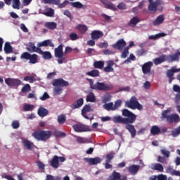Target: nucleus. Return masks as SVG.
I'll return each instance as SVG.
<instances>
[{
  "label": "nucleus",
  "instance_id": "f257e3e1",
  "mask_svg": "<svg viewBox=\"0 0 180 180\" xmlns=\"http://www.w3.org/2000/svg\"><path fill=\"white\" fill-rule=\"evenodd\" d=\"M122 116H124V119H125V129L128 130L129 133H131V137L134 139V137H136L137 131L136 130V128H134L133 123L136 122L137 115H136L128 109L124 108L122 110Z\"/></svg>",
  "mask_w": 180,
  "mask_h": 180
},
{
  "label": "nucleus",
  "instance_id": "f03ea898",
  "mask_svg": "<svg viewBox=\"0 0 180 180\" xmlns=\"http://www.w3.org/2000/svg\"><path fill=\"white\" fill-rule=\"evenodd\" d=\"M89 82L91 89H94V91H100L103 92H106L109 91H112L115 86L112 84H106L105 82H97L94 84V79H86Z\"/></svg>",
  "mask_w": 180,
  "mask_h": 180
},
{
  "label": "nucleus",
  "instance_id": "7ed1b4c3",
  "mask_svg": "<svg viewBox=\"0 0 180 180\" xmlns=\"http://www.w3.org/2000/svg\"><path fill=\"white\" fill-rule=\"evenodd\" d=\"M52 135L51 131L39 130L32 133V137H34L38 141H47Z\"/></svg>",
  "mask_w": 180,
  "mask_h": 180
},
{
  "label": "nucleus",
  "instance_id": "20e7f679",
  "mask_svg": "<svg viewBox=\"0 0 180 180\" xmlns=\"http://www.w3.org/2000/svg\"><path fill=\"white\" fill-rule=\"evenodd\" d=\"M127 108L129 109H137L138 110H143V105L139 103V100L136 96H132L129 101L125 102Z\"/></svg>",
  "mask_w": 180,
  "mask_h": 180
},
{
  "label": "nucleus",
  "instance_id": "39448f33",
  "mask_svg": "<svg viewBox=\"0 0 180 180\" xmlns=\"http://www.w3.org/2000/svg\"><path fill=\"white\" fill-rule=\"evenodd\" d=\"M21 60H29L30 64H37L39 63V55L30 54L29 52H24L20 56Z\"/></svg>",
  "mask_w": 180,
  "mask_h": 180
},
{
  "label": "nucleus",
  "instance_id": "423d86ee",
  "mask_svg": "<svg viewBox=\"0 0 180 180\" xmlns=\"http://www.w3.org/2000/svg\"><path fill=\"white\" fill-rule=\"evenodd\" d=\"M64 56V52L63 51V44H60L58 48L55 49V57L58 59V64H63L64 60H65V57Z\"/></svg>",
  "mask_w": 180,
  "mask_h": 180
},
{
  "label": "nucleus",
  "instance_id": "0eeeda50",
  "mask_svg": "<svg viewBox=\"0 0 180 180\" xmlns=\"http://www.w3.org/2000/svg\"><path fill=\"white\" fill-rule=\"evenodd\" d=\"M91 111H94V110L91 109V105L89 104L85 105L82 110V116H83L84 119H87V120H94V115L89 114L88 115L87 114Z\"/></svg>",
  "mask_w": 180,
  "mask_h": 180
},
{
  "label": "nucleus",
  "instance_id": "6e6552de",
  "mask_svg": "<svg viewBox=\"0 0 180 180\" xmlns=\"http://www.w3.org/2000/svg\"><path fill=\"white\" fill-rule=\"evenodd\" d=\"M64 161H65V157L54 155L50 162V165L53 167V168L57 169L60 167V162H64Z\"/></svg>",
  "mask_w": 180,
  "mask_h": 180
},
{
  "label": "nucleus",
  "instance_id": "1a4fd4ad",
  "mask_svg": "<svg viewBox=\"0 0 180 180\" xmlns=\"http://www.w3.org/2000/svg\"><path fill=\"white\" fill-rule=\"evenodd\" d=\"M5 83L11 88H15L19 86V85H22V81L20 79L11 77L5 79Z\"/></svg>",
  "mask_w": 180,
  "mask_h": 180
},
{
  "label": "nucleus",
  "instance_id": "9d476101",
  "mask_svg": "<svg viewBox=\"0 0 180 180\" xmlns=\"http://www.w3.org/2000/svg\"><path fill=\"white\" fill-rule=\"evenodd\" d=\"M53 86H60V88H64V86H68L70 82L65 81L63 78L55 79L52 83Z\"/></svg>",
  "mask_w": 180,
  "mask_h": 180
},
{
  "label": "nucleus",
  "instance_id": "9b49d317",
  "mask_svg": "<svg viewBox=\"0 0 180 180\" xmlns=\"http://www.w3.org/2000/svg\"><path fill=\"white\" fill-rule=\"evenodd\" d=\"M175 72H180V68L176 69L175 68H172L167 70L166 75L169 79V84H172V81L175 79V77H174Z\"/></svg>",
  "mask_w": 180,
  "mask_h": 180
},
{
  "label": "nucleus",
  "instance_id": "f8f14e48",
  "mask_svg": "<svg viewBox=\"0 0 180 180\" xmlns=\"http://www.w3.org/2000/svg\"><path fill=\"white\" fill-rule=\"evenodd\" d=\"M75 131H77V133H82L84 131H91V129L89 128L84 124H76L72 126Z\"/></svg>",
  "mask_w": 180,
  "mask_h": 180
},
{
  "label": "nucleus",
  "instance_id": "ddd939ff",
  "mask_svg": "<svg viewBox=\"0 0 180 180\" xmlns=\"http://www.w3.org/2000/svg\"><path fill=\"white\" fill-rule=\"evenodd\" d=\"M153 63L151 61H148L145 63L143 65H142V72L143 74H144L145 75L147 74H150V72H151V68L153 66Z\"/></svg>",
  "mask_w": 180,
  "mask_h": 180
},
{
  "label": "nucleus",
  "instance_id": "4468645a",
  "mask_svg": "<svg viewBox=\"0 0 180 180\" xmlns=\"http://www.w3.org/2000/svg\"><path fill=\"white\" fill-rule=\"evenodd\" d=\"M84 160L89 164V165H97V164H101V162H102V159L99 157L94 158H84Z\"/></svg>",
  "mask_w": 180,
  "mask_h": 180
},
{
  "label": "nucleus",
  "instance_id": "2eb2a0df",
  "mask_svg": "<svg viewBox=\"0 0 180 180\" xmlns=\"http://www.w3.org/2000/svg\"><path fill=\"white\" fill-rule=\"evenodd\" d=\"M126 46V41L123 39H119L115 44L112 45V48L115 50H123V48Z\"/></svg>",
  "mask_w": 180,
  "mask_h": 180
},
{
  "label": "nucleus",
  "instance_id": "dca6fc26",
  "mask_svg": "<svg viewBox=\"0 0 180 180\" xmlns=\"http://www.w3.org/2000/svg\"><path fill=\"white\" fill-rule=\"evenodd\" d=\"M160 5H162V1L161 0H156L153 4H149L148 11L154 13L157 12V8H158Z\"/></svg>",
  "mask_w": 180,
  "mask_h": 180
},
{
  "label": "nucleus",
  "instance_id": "f3484780",
  "mask_svg": "<svg viewBox=\"0 0 180 180\" xmlns=\"http://www.w3.org/2000/svg\"><path fill=\"white\" fill-rule=\"evenodd\" d=\"M179 115L176 113H173L169 116L167 122L169 123V124H172V123H179Z\"/></svg>",
  "mask_w": 180,
  "mask_h": 180
},
{
  "label": "nucleus",
  "instance_id": "a211bd4d",
  "mask_svg": "<svg viewBox=\"0 0 180 180\" xmlns=\"http://www.w3.org/2000/svg\"><path fill=\"white\" fill-rule=\"evenodd\" d=\"M101 4L105 6L107 9H110V11H117V8L113 3L108 1V0H100Z\"/></svg>",
  "mask_w": 180,
  "mask_h": 180
},
{
  "label": "nucleus",
  "instance_id": "6ab92c4d",
  "mask_svg": "<svg viewBox=\"0 0 180 180\" xmlns=\"http://www.w3.org/2000/svg\"><path fill=\"white\" fill-rule=\"evenodd\" d=\"M113 65H115V61L112 60H108L107 66L103 68L104 72H113L115 71Z\"/></svg>",
  "mask_w": 180,
  "mask_h": 180
},
{
  "label": "nucleus",
  "instance_id": "aec40b11",
  "mask_svg": "<svg viewBox=\"0 0 180 180\" xmlns=\"http://www.w3.org/2000/svg\"><path fill=\"white\" fill-rule=\"evenodd\" d=\"M40 48L36 47V45H34V43L33 42H29L27 46L26 47V50L27 51H30L31 53H39L40 51Z\"/></svg>",
  "mask_w": 180,
  "mask_h": 180
},
{
  "label": "nucleus",
  "instance_id": "412c9836",
  "mask_svg": "<svg viewBox=\"0 0 180 180\" xmlns=\"http://www.w3.org/2000/svg\"><path fill=\"white\" fill-rule=\"evenodd\" d=\"M127 169L131 175H136L139 172V169H140V165H132L127 167Z\"/></svg>",
  "mask_w": 180,
  "mask_h": 180
},
{
  "label": "nucleus",
  "instance_id": "4be33fe9",
  "mask_svg": "<svg viewBox=\"0 0 180 180\" xmlns=\"http://www.w3.org/2000/svg\"><path fill=\"white\" fill-rule=\"evenodd\" d=\"M91 36L93 40H98L101 37H103V32L99 30H94L91 32Z\"/></svg>",
  "mask_w": 180,
  "mask_h": 180
},
{
  "label": "nucleus",
  "instance_id": "5701e85b",
  "mask_svg": "<svg viewBox=\"0 0 180 180\" xmlns=\"http://www.w3.org/2000/svg\"><path fill=\"white\" fill-rule=\"evenodd\" d=\"M112 121L114 123H120L121 124H126L125 118L120 115H115L112 117Z\"/></svg>",
  "mask_w": 180,
  "mask_h": 180
},
{
  "label": "nucleus",
  "instance_id": "b1692460",
  "mask_svg": "<svg viewBox=\"0 0 180 180\" xmlns=\"http://www.w3.org/2000/svg\"><path fill=\"white\" fill-rule=\"evenodd\" d=\"M165 61H167V55H162L159 58L153 59V63L155 64V65H159V64H162V63H165Z\"/></svg>",
  "mask_w": 180,
  "mask_h": 180
},
{
  "label": "nucleus",
  "instance_id": "393cba45",
  "mask_svg": "<svg viewBox=\"0 0 180 180\" xmlns=\"http://www.w3.org/2000/svg\"><path fill=\"white\" fill-rule=\"evenodd\" d=\"M82 105H84V98H79L74 103L71 104L70 108L72 109H79V108H81Z\"/></svg>",
  "mask_w": 180,
  "mask_h": 180
},
{
  "label": "nucleus",
  "instance_id": "a878e982",
  "mask_svg": "<svg viewBox=\"0 0 180 180\" xmlns=\"http://www.w3.org/2000/svg\"><path fill=\"white\" fill-rule=\"evenodd\" d=\"M150 134L152 136H158V134H161V128L158 125H153L150 128Z\"/></svg>",
  "mask_w": 180,
  "mask_h": 180
},
{
  "label": "nucleus",
  "instance_id": "bb28decb",
  "mask_svg": "<svg viewBox=\"0 0 180 180\" xmlns=\"http://www.w3.org/2000/svg\"><path fill=\"white\" fill-rule=\"evenodd\" d=\"M164 20H165V17L164 15H158L157 18L153 21V26H160V25L164 23Z\"/></svg>",
  "mask_w": 180,
  "mask_h": 180
},
{
  "label": "nucleus",
  "instance_id": "cd10ccee",
  "mask_svg": "<svg viewBox=\"0 0 180 180\" xmlns=\"http://www.w3.org/2000/svg\"><path fill=\"white\" fill-rule=\"evenodd\" d=\"M47 46H49V47H54V44L51 41V39H46L44 40L42 42L38 43V47H47Z\"/></svg>",
  "mask_w": 180,
  "mask_h": 180
},
{
  "label": "nucleus",
  "instance_id": "c85d7f7f",
  "mask_svg": "<svg viewBox=\"0 0 180 180\" xmlns=\"http://www.w3.org/2000/svg\"><path fill=\"white\" fill-rule=\"evenodd\" d=\"M77 30L80 33V34H85L88 32V27L85 25L79 24L76 27Z\"/></svg>",
  "mask_w": 180,
  "mask_h": 180
},
{
  "label": "nucleus",
  "instance_id": "c756f323",
  "mask_svg": "<svg viewBox=\"0 0 180 180\" xmlns=\"http://www.w3.org/2000/svg\"><path fill=\"white\" fill-rule=\"evenodd\" d=\"M169 113H171V109H167V110H165L162 112L161 113V117L160 119H162V120H166V122H167L169 116L171 115H169Z\"/></svg>",
  "mask_w": 180,
  "mask_h": 180
},
{
  "label": "nucleus",
  "instance_id": "7c9ffc66",
  "mask_svg": "<svg viewBox=\"0 0 180 180\" xmlns=\"http://www.w3.org/2000/svg\"><path fill=\"white\" fill-rule=\"evenodd\" d=\"M37 114L40 117H45L49 115V110L44 107H39L37 111Z\"/></svg>",
  "mask_w": 180,
  "mask_h": 180
},
{
  "label": "nucleus",
  "instance_id": "2f4dec72",
  "mask_svg": "<svg viewBox=\"0 0 180 180\" xmlns=\"http://www.w3.org/2000/svg\"><path fill=\"white\" fill-rule=\"evenodd\" d=\"M38 54L42 55V57L44 60H51V53L49 51H43L41 49H39Z\"/></svg>",
  "mask_w": 180,
  "mask_h": 180
},
{
  "label": "nucleus",
  "instance_id": "473e14b6",
  "mask_svg": "<svg viewBox=\"0 0 180 180\" xmlns=\"http://www.w3.org/2000/svg\"><path fill=\"white\" fill-rule=\"evenodd\" d=\"M22 144L27 150H33L34 148V143L29 140H25L22 141Z\"/></svg>",
  "mask_w": 180,
  "mask_h": 180
},
{
  "label": "nucleus",
  "instance_id": "72a5a7b5",
  "mask_svg": "<svg viewBox=\"0 0 180 180\" xmlns=\"http://www.w3.org/2000/svg\"><path fill=\"white\" fill-rule=\"evenodd\" d=\"M140 23V18L138 17H134L132 18L130 21L129 22L128 25L131 27H135V26L138 24Z\"/></svg>",
  "mask_w": 180,
  "mask_h": 180
},
{
  "label": "nucleus",
  "instance_id": "f704fd0d",
  "mask_svg": "<svg viewBox=\"0 0 180 180\" xmlns=\"http://www.w3.org/2000/svg\"><path fill=\"white\" fill-rule=\"evenodd\" d=\"M100 74L101 73L99 70L94 69L90 72H87L86 73V75H88L89 77H92L93 78H96L97 77H99Z\"/></svg>",
  "mask_w": 180,
  "mask_h": 180
},
{
  "label": "nucleus",
  "instance_id": "c9c22d12",
  "mask_svg": "<svg viewBox=\"0 0 180 180\" xmlns=\"http://www.w3.org/2000/svg\"><path fill=\"white\" fill-rule=\"evenodd\" d=\"M44 26L46 29H49V30L57 29V23L54 22H45Z\"/></svg>",
  "mask_w": 180,
  "mask_h": 180
},
{
  "label": "nucleus",
  "instance_id": "e433bc0d",
  "mask_svg": "<svg viewBox=\"0 0 180 180\" xmlns=\"http://www.w3.org/2000/svg\"><path fill=\"white\" fill-rule=\"evenodd\" d=\"M42 14L45 16H48V18H53L54 16V9L48 7Z\"/></svg>",
  "mask_w": 180,
  "mask_h": 180
},
{
  "label": "nucleus",
  "instance_id": "4c0bfd02",
  "mask_svg": "<svg viewBox=\"0 0 180 180\" xmlns=\"http://www.w3.org/2000/svg\"><path fill=\"white\" fill-rule=\"evenodd\" d=\"M4 51L6 54H11V53H13V48L11 45V43L6 42L4 45Z\"/></svg>",
  "mask_w": 180,
  "mask_h": 180
},
{
  "label": "nucleus",
  "instance_id": "58836bf2",
  "mask_svg": "<svg viewBox=\"0 0 180 180\" xmlns=\"http://www.w3.org/2000/svg\"><path fill=\"white\" fill-rule=\"evenodd\" d=\"M101 101L103 103H108V102H110V101H112V95H110L109 93L105 94L102 96Z\"/></svg>",
  "mask_w": 180,
  "mask_h": 180
},
{
  "label": "nucleus",
  "instance_id": "ea45409f",
  "mask_svg": "<svg viewBox=\"0 0 180 180\" xmlns=\"http://www.w3.org/2000/svg\"><path fill=\"white\" fill-rule=\"evenodd\" d=\"M94 68H98V70H103L105 67V62L103 60H96L94 63Z\"/></svg>",
  "mask_w": 180,
  "mask_h": 180
},
{
  "label": "nucleus",
  "instance_id": "a19ab883",
  "mask_svg": "<svg viewBox=\"0 0 180 180\" xmlns=\"http://www.w3.org/2000/svg\"><path fill=\"white\" fill-rule=\"evenodd\" d=\"M58 123H59V124H64V123H65V122H67V115H65V114H61L59 115L58 116Z\"/></svg>",
  "mask_w": 180,
  "mask_h": 180
},
{
  "label": "nucleus",
  "instance_id": "79ce46f5",
  "mask_svg": "<svg viewBox=\"0 0 180 180\" xmlns=\"http://www.w3.org/2000/svg\"><path fill=\"white\" fill-rule=\"evenodd\" d=\"M115 155H116V153H115V151H111L105 155V162H112V160L115 158Z\"/></svg>",
  "mask_w": 180,
  "mask_h": 180
},
{
  "label": "nucleus",
  "instance_id": "37998d69",
  "mask_svg": "<svg viewBox=\"0 0 180 180\" xmlns=\"http://www.w3.org/2000/svg\"><path fill=\"white\" fill-rule=\"evenodd\" d=\"M86 102H96V98L95 97V94L94 92H90L89 95H87L86 98Z\"/></svg>",
  "mask_w": 180,
  "mask_h": 180
},
{
  "label": "nucleus",
  "instance_id": "c03bdc74",
  "mask_svg": "<svg viewBox=\"0 0 180 180\" xmlns=\"http://www.w3.org/2000/svg\"><path fill=\"white\" fill-rule=\"evenodd\" d=\"M70 5H71V6L73 8H76L77 9H82V8H84V5L79 1L70 2Z\"/></svg>",
  "mask_w": 180,
  "mask_h": 180
},
{
  "label": "nucleus",
  "instance_id": "a18cd8bd",
  "mask_svg": "<svg viewBox=\"0 0 180 180\" xmlns=\"http://www.w3.org/2000/svg\"><path fill=\"white\" fill-rule=\"evenodd\" d=\"M153 169H155V171H159V172H164V167H162V165L160 163L155 164Z\"/></svg>",
  "mask_w": 180,
  "mask_h": 180
},
{
  "label": "nucleus",
  "instance_id": "49530a36",
  "mask_svg": "<svg viewBox=\"0 0 180 180\" xmlns=\"http://www.w3.org/2000/svg\"><path fill=\"white\" fill-rule=\"evenodd\" d=\"M180 134V126L171 131L172 137H178Z\"/></svg>",
  "mask_w": 180,
  "mask_h": 180
},
{
  "label": "nucleus",
  "instance_id": "de8ad7c7",
  "mask_svg": "<svg viewBox=\"0 0 180 180\" xmlns=\"http://www.w3.org/2000/svg\"><path fill=\"white\" fill-rule=\"evenodd\" d=\"M60 0H44V4H49L51 5H60Z\"/></svg>",
  "mask_w": 180,
  "mask_h": 180
},
{
  "label": "nucleus",
  "instance_id": "09e8293b",
  "mask_svg": "<svg viewBox=\"0 0 180 180\" xmlns=\"http://www.w3.org/2000/svg\"><path fill=\"white\" fill-rule=\"evenodd\" d=\"M163 36H165V34L164 33H159L155 35H150L149 36L150 40H157V39H160V37H163Z\"/></svg>",
  "mask_w": 180,
  "mask_h": 180
},
{
  "label": "nucleus",
  "instance_id": "8fccbe9b",
  "mask_svg": "<svg viewBox=\"0 0 180 180\" xmlns=\"http://www.w3.org/2000/svg\"><path fill=\"white\" fill-rule=\"evenodd\" d=\"M12 7L13 8V9H20V1L13 0Z\"/></svg>",
  "mask_w": 180,
  "mask_h": 180
},
{
  "label": "nucleus",
  "instance_id": "3c124183",
  "mask_svg": "<svg viewBox=\"0 0 180 180\" xmlns=\"http://www.w3.org/2000/svg\"><path fill=\"white\" fill-rule=\"evenodd\" d=\"M103 108L105 109V110H115L113 109V103H105L103 105Z\"/></svg>",
  "mask_w": 180,
  "mask_h": 180
},
{
  "label": "nucleus",
  "instance_id": "603ef678",
  "mask_svg": "<svg viewBox=\"0 0 180 180\" xmlns=\"http://www.w3.org/2000/svg\"><path fill=\"white\" fill-rule=\"evenodd\" d=\"M30 84H27L24 86H22V88L21 89V92H22L23 94H27V92L30 91Z\"/></svg>",
  "mask_w": 180,
  "mask_h": 180
},
{
  "label": "nucleus",
  "instance_id": "864d4df0",
  "mask_svg": "<svg viewBox=\"0 0 180 180\" xmlns=\"http://www.w3.org/2000/svg\"><path fill=\"white\" fill-rule=\"evenodd\" d=\"M120 106H122V100H117V101L115 102V104L113 105V110H117V109H119Z\"/></svg>",
  "mask_w": 180,
  "mask_h": 180
},
{
  "label": "nucleus",
  "instance_id": "5fc2aeb1",
  "mask_svg": "<svg viewBox=\"0 0 180 180\" xmlns=\"http://www.w3.org/2000/svg\"><path fill=\"white\" fill-rule=\"evenodd\" d=\"M24 81H27V82L28 81L30 84H33V82L36 81V79H34L33 76H25L24 77Z\"/></svg>",
  "mask_w": 180,
  "mask_h": 180
},
{
  "label": "nucleus",
  "instance_id": "6e6d98bb",
  "mask_svg": "<svg viewBox=\"0 0 180 180\" xmlns=\"http://www.w3.org/2000/svg\"><path fill=\"white\" fill-rule=\"evenodd\" d=\"M161 154H162V155L164 157H165L166 158H169V155L171 154V153L169 152V150H167L165 149H161L160 150Z\"/></svg>",
  "mask_w": 180,
  "mask_h": 180
},
{
  "label": "nucleus",
  "instance_id": "4d7b16f0",
  "mask_svg": "<svg viewBox=\"0 0 180 180\" xmlns=\"http://www.w3.org/2000/svg\"><path fill=\"white\" fill-rule=\"evenodd\" d=\"M34 108V105H30V104H27L23 106V110L24 112H29L30 110H32Z\"/></svg>",
  "mask_w": 180,
  "mask_h": 180
},
{
  "label": "nucleus",
  "instance_id": "13d9d810",
  "mask_svg": "<svg viewBox=\"0 0 180 180\" xmlns=\"http://www.w3.org/2000/svg\"><path fill=\"white\" fill-rule=\"evenodd\" d=\"M55 136L56 137H66L67 134L65 132L57 131H55Z\"/></svg>",
  "mask_w": 180,
  "mask_h": 180
},
{
  "label": "nucleus",
  "instance_id": "bf43d9fd",
  "mask_svg": "<svg viewBox=\"0 0 180 180\" xmlns=\"http://www.w3.org/2000/svg\"><path fill=\"white\" fill-rule=\"evenodd\" d=\"M127 56H129V47H126L124 49V51H123V52L121 55V58H126V57H127Z\"/></svg>",
  "mask_w": 180,
  "mask_h": 180
},
{
  "label": "nucleus",
  "instance_id": "052dcab7",
  "mask_svg": "<svg viewBox=\"0 0 180 180\" xmlns=\"http://www.w3.org/2000/svg\"><path fill=\"white\" fill-rule=\"evenodd\" d=\"M11 126L13 129H19V127H20V124H19V121L15 120L12 122Z\"/></svg>",
  "mask_w": 180,
  "mask_h": 180
},
{
  "label": "nucleus",
  "instance_id": "680f3d73",
  "mask_svg": "<svg viewBox=\"0 0 180 180\" xmlns=\"http://www.w3.org/2000/svg\"><path fill=\"white\" fill-rule=\"evenodd\" d=\"M53 94H55V95H61V94H63V89L60 87L55 88L53 90Z\"/></svg>",
  "mask_w": 180,
  "mask_h": 180
},
{
  "label": "nucleus",
  "instance_id": "e2e57ef3",
  "mask_svg": "<svg viewBox=\"0 0 180 180\" xmlns=\"http://www.w3.org/2000/svg\"><path fill=\"white\" fill-rule=\"evenodd\" d=\"M70 39L72 41H75V40H78L79 37H78V35H77L76 33L72 32V33H71V34H70Z\"/></svg>",
  "mask_w": 180,
  "mask_h": 180
},
{
  "label": "nucleus",
  "instance_id": "0e129e2a",
  "mask_svg": "<svg viewBox=\"0 0 180 180\" xmlns=\"http://www.w3.org/2000/svg\"><path fill=\"white\" fill-rule=\"evenodd\" d=\"M158 162H161L162 164H168L167 162V159L162 156H159L158 159Z\"/></svg>",
  "mask_w": 180,
  "mask_h": 180
},
{
  "label": "nucleus",
  "instance_id": "69168bd1",
  "mask_svg": "<svg viewBox=\"0 0 180 180\" xmlns=\"http://www.w3.org/2000/svg\"><path fill=\"white\" fill-rule=\"evenodd\" d=\"M46 180H61V178H60V177H56V178L55 179L54 176H51V174H48V175L46 176Z\"/></svg>",
  "mask_w": 180,
  "mask_h": 180
},
{
  "label": "nucleus",
  "instance_id": "338daca9",
  "mask_svg": "<svg viewBox=\"0 0 180 180\" xmlns=\"http://www.w3.org/2000/svg\"><path fill=\"white\" fill-rule=\"evenodd\" d=\"M50 98V96H49V94L47 92L44 93L43 96L39 98L41 101H46V99H49Z\"/></svg>",
  "mask_w": 180,
  "mask_h": 180
},
{
  "label": "nucleus",
  "instance_id": "774afa93",
  "mask_svg": "<svg viewBox=\"0 0 180 180\" xmlns=\"http://www.w3.org/2000/svg\"><path fill=\"white\" fill-rule=\"evenodd\" d=\"M158 180H167V176L164 174H160L157 176Z\"/></svg>",
  "mask_w": 180,
  "mask_h": 180
}]
</instances>
